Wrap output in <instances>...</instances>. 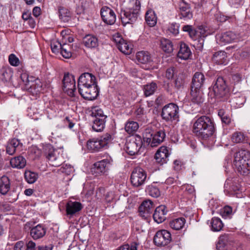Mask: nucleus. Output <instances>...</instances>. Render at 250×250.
I'll use <instances>...</instances> for the list:
<instances>
[{"label": "nucleus", "mask_w": 250, "mask_h": 250, "mask_svg": "<svg viewBox=\"0 0 250 250\" xmlns=\"http://www.w3.org/2000/svg\"><path fill=\"white\" fill-rule=\"evenodd\" d=\"M46 232V229L39 224L31 229L30 234L32 238L36 240L42 238L45 235Z\"/></svg>", "instance_id": "obj_24"}, {"label": "nucleus", "mask_w": 250, "mask_h": 250, "mask_svg": "<svg viewBox=\"0 0 250 250\" xmlns=\"http://www.w3.org/2000/svg\"><path fill=\"white\" fill-rule=\"evenodd\" d=\"M172 103L166 105L162 109V117L166 121H169L172 119Z\"/></svg>", "instance_id": "obj_44"}, {"label": "nucleus", "mask_w": 250, "mask_h": 250, "mask_svg": "<svg viewBox=\"0 0 250 250\" xmlns=\"http://www.w3.org/2000/svg\"><path fill=\"white\" fill-rule=\"evenodd\" d=\"M136 58L139 62L143 64H147L152 62L150 54L147 51H141L137 52Z\"/></svg>", "instance_id": "obj_36"}, {"label": "nucleus", "mask_w": 250, "mask_h": 250, "mask_svg": "<svg viewBox=\"0 0 250 250\" xmlns=\"http://www.w3.org/2000/svg\"><path fill=\"white\" fill-rule=\"evenodd\" d=\"M83 208L82 204L79 202L69 201L66 206V211L67 215H73L80 211Z\"/></svg>", "instance_id": "obj_27"}, {"label": "nucleus", "mask_w": 250, "mask_h": 250, "mask_svg": "<svg viewBox=\"0 0 250 250\" xmlns=\"http://www.w3.org/2000/svg\"><path fill=\"white\" fill-rule=\"evenodd\" d=\"M54 246L52 244L48 245H40L37 247L38 250H52Z\"/></svg>", "instance_id": "obj_64"}, {"label": "nucleus", "mask_w": 250, "mask_h": 250, "mask_svg": "<svg viewBox=\"0 0 250 250\" xmlns=\"http://www.w3.org/2000/svg\"><path fill=\"white\" fill-rule=\"evenodd\" d=\"M62 45V44L58 42H55L51 43V48L52 52L56 54L60 52Z\"/></svg>", "instance_id": "obj_57"}, {"label": "nucleus", "mask_w": 250, "mask_h": 250, "mask_svg": "<svg viewBox=\"0 0 250 250\" xmlns=\"http://www.w3.org/2000/svg\"><path fill=\"white\" fill-rule=\"evenodd\" d=\"M94 85H97L96 77L92 74L84 73L79 77L78 82V88Z\"/></svg>", "instance_id": "obj_15"}, {"label": "nucleus", "mask_w": 250, "mask_h": 250, "mask_svg": "<svg viewBox=\"0 0 250 250\" xmlns=\"http://www.w3.org/2000/svg\"><path fill=\"white\" fill-rule=\"evenodd\" d=\"M145 20L149 26L153 27L156 25L157 18L153 10L149 9L147 11L145 15Z\"/></svg>", "instance_id": "obj_39"}, {"label": "nucleus", "mask_w": 250, "mask_h": 250, "mask_svg": "<svg viewBox=\"0 0 250 250\" xmlns=\"http://www.w3.org/2000/svg\"><path fill=\"white\" fill-rule=\"evenodd\" d=\"M218 115L220 118L223 124L229 125L231 122V115L228 114L224 109L218 110Z\"/></svg>", "instance_id": "obj_43"}, {"label": "nucleus", "mask_w": 250, "mask_h": 250, "mask_svg": "<svg viewBox=\"0 0 250 250\" xmlns=\"http://www.w3.org/2000/svg\"><path fill=\"white\" fill-rule=\"evenodd\" d=\"M11 188V182L8 177L3 175L0 177V193L5 195L9 191Z\"/></svg>", "instance_id": "obj_32"}, {"label": "nucleus", "mask_w": 250, "mask_h": 250, "mask_svg": "<svg viewBox=\"0 0 250 250\" xmlns=\"http://www.w3.org/2000/svg\"><path fill=\"white\" fill-rule=\"evenodd\" d=\"M158 88L156 83L151 82L143 86V91L145 97H147L154 94Z\"/></svg>", "instance_id": "obj_38"}, {"label": "nucleus", "mask_w": 250, "mask_h": 250, "mask_svg": "<svg viewBox=\"0 0 250 250\" xmlns=\"http://www.w3.org/2000/svg\"><path fill=\"white\" fill-rule=\"evenodd\" d=\"M26 164L25 159L21 156H19L12 158L10 161V164L13 167L17 168H23Z\"/></svg>", "instance_id": "obj_37"}, {"label": "nucleus", "mask_w": 250, "mask_h": 250, "mask_svg": "<svg viewBox=\"0 0 250 250\" xmlns=\"http://www.w3.org/2000/svg\"><path fill=\"white\" fill-rule=\"evenodd\" d=\"M60 18L63 22H68L71 19V13L69 10L63 7H60L59 8Z\"/></svg>", "instance_id": "obj_45"}, {"label": "nucleus", "mask_w": 250, "mask_h": 250, "mask_svg": "<svg viewBox=\"0 0 250 250\" xmlns=\"http://www.w3.org/2000/svg\"><path fill=\"white\" fill-rule=\"evenodd\" d=\"M46 157L49 164L53 167H59L64 162V159L62 154L58 153L54 150L48 153Z\"/></svg>", "instance_id": "obj_16"}, {"label": "nucleus", "mask_w": 250, "mask_h": 250, "mask_svg": "<svg viewBox=\"0 0 250 250\" xmlns=\"http://www.w3.org/2000/svg\"><path fill=\"white\" fill-rule=\"evenodd\" d=\"M22 88L33 95H37L42 91V84L40 80L36 79L31 81L29 83L26 84V87H22Z\"/></svg>", "instance_id": "obj_21"}, {"label": "nucleus", "mask_w": 250, "mask_h": 250, "mask_svg": "<svg viewBox=\"0 0 250 250\" xmlns=\"http://www.w3.org/2000/svg\"><path fill=\"white\" fill-rule=\"evenodd\" d=\"M146 192L151 197L157 198L161 195V192L158 188L154 184L147 186Z\"/></svg>", "instance_id": "obj_46"}, {"label": "nucleus", "mask_w": 250, "mask_h": 250, "mask_svg": "<svg viewBox=\"0 0 250 250\" xmlns=\"http://www.w3.org/2000/svg\"><path fill=\"white\" fill-rule=\"evenodd\" d=\"M231 140L235 143H244L245 141V136L241 132H235L232 135Z\"/></svg>", "instance_id": "obj_54"}, {"label": "nucleus", "mask_w": 250, "mask_h": 250, "mask_svg": "<svg viewBox=\"0 0 250 250\" xmlns=\"http://www.w3.org/2000/svg\"><path fill=\"white\" fill-rule=\"evenodd\" d=\"M138 128V124L134 121H128L126 123L125 125V130L129 134H131L136 131Z\"/></svg>", "instance_id": "obj_51"}, {"label": "nucleus", "mask_w": 250, "mask_h": 250, "mask_svg": "<svg viewBox=\"0 0 250 250\" xmlns=\"http://www.w3.org/2000/svg\"><path fill=\"white\" fill-rule=\"evenodd\" d=\"M13 72L12 68L9 66H3L0 70V79L3 82L10 81Z\"/></svg>", "instance_id": "obj_35"}, {"label": "nucleus", "mask_w": 250, "mask_h": 250, "mask_svg": "<svg viewBox=\"0 0 250 250\" xmlns=\"http://www.w3.org/2000/svg\"><path fill=\"white\" fill-rule=\"evenodd\" d=\"M213 121L208 116H201L194 123L192 132L199 139L207 140L214 133Z\"/></svg>", "instance_id": "obj_1"}, {"label": "nucleus", "mask_w": 250, "mask_h": 250, "mask_svg": "<svg viewBox=\"0 0 250 250\" xmlns=\"http://www.w3.org/2000/svg\"><path fill=\"white\" fill-rule=\"evenodd\" d=\"M160 48L166 53L170 54L172 52V42L167 39H162L160 41Z\"/></svg>", "instance_id": "obj_42"}, {"label": "nucleus", "mask_w": 250, "mask_h": 250, "mask_svg": "<svg viewBox=\"0 0 250 250\" xmlns=\"http://www.w3.org/2000/svg\"><path fill=\"white\" fill-rule=\"evenodd\" d=\"M86 146L87 149L92 152L99 151L103 148L98 138L89 139Z\"/></svg>", "instance_id": "obj_33"}, {"label": "nucleus", "mask_w": 250, "mask_h": 250, "mask_svg": "<svg viewBox=\"0 0 250 250\" xmlns=\"http://www.w3.org/2000/svg\"><path fill=\"white\" fill-rule=\"evenodd\" d=\"M164 87L167 91H170L172 87V68H168L166 72L164 80Z\"/></svg>", "instance_id": "obj_40"}, {"label": "nucleus", "mask_w": 250, "mask_h": 250, "mask_svg": "<svg viewBox=\"0 0 250 250\" xmlns=\"http://www.w3.org/2000/svg\"><path fill=\"white\" fill-rule=\"evenodd\" d=\"M205 76L201 72H196L192 80L191 88L200 89L205 81Z\"/></svg>", "instance_id": "obj_26"}, {"label": "nucleus", "mask_w": 250, "mask_h": 250, "mask_svg": "<svg viewBox=\"0 0 250 250\" xmlns=\"http://www.w3.org/2000/svg\"><path fill=\"white\" fill-rule=\"evenodd\" d=\"M104 22L108 25H113L116 21V16L114 11L107 6H103L100 11Z\"/></svg>", "instance_id": "obj_14"}, {"label": "nucleus", "mask_w": 250, "mask_h": 250, "mask_svg": "<svg viewBox=\"0 0 250 250\" xmlns=\"http://www.w3.org/2000/svg\"><path fill=\"white\" fill-rule=\"evenodd\" d=\"M22 144L21 143L19 140L13 138L8 142L6 151L7 154L10 155H13L19 147H21Z\"/></svg>", "instance_id": "obj_31"}, {"label": "nucleus", "mask_w": 250, "mask_h": 250, "mask_svg": "<svg viewBox=\"0 0 250 250\" xmlns=\"http://www.w3.org/2000/svg\"><path fill=\"white\" fill-rule=\"evenodd\" d=\"M36 243L32 240L27 241L26 242V249L25 250H35Z\"/></svg>", "instance_id": "obj_63"}, {"label": "nucleus", "mask_w": 250, "mask_h": 250, "mask_svg": "<svg viewBox=\"0 0 250 250\" xmlns=\"http://www.w3.org/2000/svg\"><path fill=\"white\" fill-rule=\"evenodd\" d=\"M182 29L184 32L188 33L189 37L193 40H198V47L202 48L204 42V38L208 35L207 27L203 25H199L195 29L192 25H185L183 26Z\"/></svg>", "instance_id": "obj_6"}, {"label": "nucleus", "mask_w": 250, "mask_h": 250, "mask_svg": "<svg viewBox=\"0 0 250 250\" xmlns=\"http://www.w3.org/2000/svg\"><path fill=\"white\" fill-rule=\"evenodd\" d=\"M154 207L153 203L151 201H144L138 209L140 215L143 218H147L152 213Z\"/></svg>", "instance_id": "obj_17"}, {"label": "nucleus", "mask_w": 250, "mask_h": 250, "mask_svg": "<svg viewBox=\"0 0 250 250\" xmlns=\"http://www.w3.org/2000/svg\"><path fill=\"white\" fill-rule=\"evenodd\" d=\"M98 139L103 148L107 146V145L112 141L113 137L110 134L106 133L103 134Z\"/></svg>", "instance_id": "obj_52"}, {"label": "nucleus", "mask_w": 250, "mask_h": 250, "mask_svg": "<svg viewBox=\"0 0 250 250\" xmlns=\"http://www.w3.org/2000/svg\"><path fill=\"white\" fill-rule=\"evenodd\" d=\"M185 221V219L183 217L173 219V229L180 230L184 227Z\"/></svg>", "instance_id": "obj_55"}, {"label": "nucleus", "mask_w": 250, "mask_h": 250, "mask_svg": "<svg viewBox=\"0 0 250 250\" xmlns=\"http://www.w3.org/2000/svg\"><path fill=\"white\" fill-rule=\"evenodd\" d=\"M231 242L232 241L228 235H222L219 238L216 244V249L218 250H227Z\"/></svg>", "instance_id": "obj_28"}, {"label": "nucleus", "mask_w": 250, "mask_h": 250, "mask_svg": "<svg viewBox=\"0 0 250 250\" xmlns=\"http://www.w3.org/2000/svg\"><path fill=\"white\" fill-rule=\"evenodd\" d=\"M115 42L117 43L118 49L125 54H130L133 49L132 44L124 40L120 36H117L114 38Z\"/></svg>", "instance_id": "obj_18"}, {"label": "nucleus", "mask_w": 250, "mask_h": 250, "mask_svg": "<svg viewBox=\"0 0 250 250\" xmlns=\"http://www.w3.org/2000/svg\"><path fill=\"white\" fill-rule=\"evenodd\" d=\"M190 95L192 103L200 106L204 102V93L200 89L191 88Z\"/></svg>", "instance_id": "obj_23"}, {"label": "nucleus", "mask_w": 250, "mask_h": 250, "mask_svg": "<svg viewBox=\"0 0 250 250\" xmlns=\"http://www.w3.org/2000/svg\"><path fill=\"white\" fill-rule=\"evenodd\" d=\"M185 76L183 73H180L176 76L174 81L175 87L177 89H180L184 87L185 83Z\"/></svg>", "instance_id": "obj_50"}, {"label": "nucleus", "mask_w": 250, "mask_h": 250, "mask_svg": "<svg viewBox=\"0 0 250 250\" xmlns=\"http://www.w3.org/2000/svg\"><path fill=\"white\" fill-rule=\"evenodd\" d=\"M8 61L9 63L12 66H17L20 64L19 59L13 54L9 56Z\"/></svg>", "instance_id": "obj_59"}, {"label": "nucleus", "mask_w": 250, "mask_h": 250, "mask_svg": "<svg viewBox=\"0 0 250 250\" xmlns=\"http://www.w3.org/2000/svg\"><path fill=\"white\" fill-rule=\"evenodd\" d=\"M221 214L223 218H230L232 215V208L229 206H225L221 211Z\"/></svg>", "instance_id": "obj_56"}, {"label": "nucleus", "mask_w": 250, "mask_h": 250, "mask_svg": "<svg viewBox=\"0 0 250 250\" xmlns=\"http://www.w3.org/2000/svg\"><path fill=\"white\" fill-rule=\"evenodd\" d=\"M232 102L236 104V106H240L242 105L245 102V97L241 95L238 96V97H234L232 99Z\"/></svg>", "instance_id": "obj_58"}, {"label": "nucleus", "mask_w": 250, "mask_h": 250, "mask_svg": "<svg viewBox=\"0 0 250 250\" xmlns=\"http://www.w3.org/2000/svg\"><path fill=\"white\" fill-rule=\"evenodd\" d=\"M173 111L174 113H173V121H175V122L177 123L179 121V107L175 104L173 103Z\"/></svg>", "instance_id": "obj_60"}, {"label": "nucleus", "mask_w": 250, "mask_h": 250, "mask_svg": "<svg viewBox=\"0 0 250 250\" xmlns=\"http://www.w3.org/2000/svg\"><path fill=\"white\" fill-rule=\"evenodd\" d=\"M78 91L83 99L89 101L96 99L99 93L97 85L79 87Z\"/></svg>", "instance_id": "obj_10"}, {"label": "nucleus", "mask_w": 250, "mask_h": 250, "mask_svg": "<svg viewBox=\"0 0 250 250\" xmlns=\"http://www.w3.org/2000/svg\"><path fill=\"white\" fill-rule=\"evenodd\" d=\"M211 229L214 231H219L221 230L223 227L221 219L218 217L212 218L211 221Z\"/></svg>", "instance_id": "obj_49"}, {"label": "nucleus", "mask_w": 250, "mask_h": 250, "mask_svg": "<svg viewBox=\"0 0 250 250\" xmlns=\"http://www.w3.org/2000/svg\"><path fill=\"white\" fill-rule=\"evenodd\" d=\"M60 53L64 58L68 59L70 58L72 56V48L71 45L68 43H63Z\"/></svg>", "instance_id": "obj_48"}, {"label": "nucleus", "mask_w": 250, "mask_h": 250, "mask_svg": "<svg viewBox=\"0 0 250 250\" xmlns=\"http://www.w3.org/2000/svg\"><path fill=\"white\" fill-rule=\"evenodd\" d=\"M21 84H23V87H26V84L29 83L31 81L29 80L28 75L26 73H23L21 75Z\"/></svg>", "instance_id": "obj_61"}, {"label": "nucleus", "mask_w": 250, "mask_h": 250, "mask_svg": "<svg viewBox=\"0 0 250 250\" xmlns=\"http://www.w3.org/2000/svg\"><path fill=\"white\" fill-rule=\"evenodd\" d=\"M233 166L238 173L247 175L250 171V152L246 150H240L234 154Z\"/></svg>", "instance_id": "obj_4"}, {"label": "nucleus", "mask_w": 250, "mask_h": 250, "mask_svg": "<svg viewBox=\"0 0 250 250\" xmlns=\"http://www.w3.org/2000/svg\"><path fill=\"white\" fill-rule=\"evenodd\" d=\"M113 160L110 156L106 159L95 163L92 168V172L96 174H103L109 169V166L112 164Z\"/></svg>", "instance_id": "obj_12"}, {"label": "nucleus", "mask_w": 250, "mask_h": 250, "mask_svg": "<svg viewBox=\"0 0 250 250\" xmlns=\"http://www.w3.org/2000/svg\"><path fill=\"white\" fill-rule=\"evenodd\" d=\"M91 116L94 117V119H106L107 116L105 115L103 110L98 106L92 108L91 110Z\"/></svg>", "instance_id": "obj_47"}, {"label": "nucleus", "mask_w": 250, "mask_h": 250, "mask_svg": "<svg viewBox=\"0 0 250 250\" xmlns=\"http://www.w3.org/2000/svg\"><path fill=\"white\" fill-rule=\"evenodd\" d=\"M83 43L88 48H95L98 46V38L92 35H86L83 39Z\"/></svg>", "instance_id": "obj_34"}, {"label": "nucleus", "mask_w": 250, "mask_h": 250, "mask_svg": "<svg viewBox=\"0 0 250 250\" xmlns=\"http://www.w3.org/2000/svg\"><path fill=\"white\" fill-rule=\"evenodd\" d=\"M178 47H179V50L177 54V58L185 60L188 59L191 54L188 46L186 43L181 42Z\"/></svg>", "instance_id": "obj_29"}, {"label": "nucleus", "mask_w": 250, "mask_h": 250, "mask_svg": "<svg viewBox=\"0 0 250 250\" xmlns=\"http://www.w3.org/2000/svg\"><path fill=\"white\" fill-rule=\"evenodd\" d=\"M24 177L28 183L33 184L37 180L38 174L30 171H26L24 173Z\"/></svg>", "instance_id": "obj_53"}, {"label": "nucleus", "mask_w": 250, "mask_h": 250, "mask_svg": "<svg viewBox=\"0 0 250 250\" xmlns=\"http://www.w3.org/2000/svg\"><path fill=\"white\" fill-rule=\"evenodd\" d=\"M224 188L229 192H235L240 190V186L236 178H228L225 183Z\"/></svg>", "instance_id": "obj_25"}, {"label": "nucleus", "mask_w": 250, "mask_h": 250, "mask_svg": "<svg viewBox=\"0 0 250 250\" xmlns=\"http://www.w3.org/2000/svg\"><path fill=\"white\" fill-rule=\"evenodd\" d=\"M171 240V235L169 231L162 229L158 231L153 238L154 244L159 247L167 245Z\"/></svg>", "instance_id": "obj_11"}, {"label": "nucleus", "mask_w": 250, "mask_h": 250, "mask_svg": "<svg viewBox=\"0 0 250 250\" xmlns=\"http://www.w3.org/2000/svg\"><path fill=\"white\" fill-rule=\"evenodd\" d=\"M167 212V207L165 205H160L157 207L153 214L154 221L158 224L163 222L167 218L166 215Z\"/></svg>", "instance_id": "obj_20"}, {"label": "nucleus", "mask_w": 250, "mask_h": 250, "mask_svg": "<svg viewBox=\"0 0 250 250\" xmlns=\"http://www.w3.org/2000/svg\"><path fill=\"white\" fill-rule=\"evenodd\" d=\"M170 153L165 146L160 147L157 151L155 155V159L156 162L160 165L166 164L168 161V157Z\"/></svg>", "instance_id": "obj_22"}, {"label": "nucleus", "mask_w": 250, "mask_h": 250, "mask_svg": "<svg viewBox=\"0 0 250 250\" xmlns=\"http://www.w3.org/2000/svg\"><path fill=\"white\" fill-rule=\"evenodd\" d=\"M237 38V35L231 31L219 33L216 36V39L218 43L222 45L230 43Z\"/></svg>", "instance_id": "obj_19"}, {"label": "nucleus", "mask_w": 250, "mask_h": 250, "mask_svg": "<svg viewBox=\"0 0 250 250\" xmlns=\"http://www.w3.org/2000/svg\"><path fill=\"white\" fill-rule=\"evenodd\" d=\"M147 174L146 171L140 167H136L133 170L130 176L131 184L135 187H139L143 185L146 179Z\"/></svg>", "instance_id": "obj_8"}, {"label": "nucleus", "mask_w": 250, "mask_h": 250, "mask_svg": "<svg viewBox=\"0 0 250 250\" xmlns=\"http://www.w3.org/2000/svg\"><path fill=\"white\" fill-rule=\"evenodd\" d=\"M141 3L139 0H130L127 5L121 11V20L124 26L132 24L139 16Z\"/></svg>", "instance_id": "obj_2"}, {"label": "nucleus", "mask_w": 250, "mask_h": 250, "mask_svg": "<svg viewBox=\"0 0 250 250\" xmlns=\"http://www.w3.org/2000/svg\"><path fill=\"white\" fill-rule=\"evenodd\" d=\"M193 16V12L189 4L181 0L179 4V17L180 19L184 21L191 20Z\"/></svg>", "instance_id": "obj_13"}, {"label": "nucleus", "mask_w": 250, "mask_h": 250, "mask_svg": "<svg viewBox=\"0 0 250 250\" xmlns=\"http://www.w3.org/2000/svg\"><path fill=\"white\" fill-rule=\"evenodd\" d=\"M106 119H93L92 126L93 130L96 132L102 131L105 127Z\"/></svg>", "instance_id": "obj_41"}, {"label": "nucleus", "mask_w": 250, "mask_h": 250, "mask_svg": "<svg viewBox=\"0 0 250 250\" xmlns=\"http://www.w3.org/2000/svg\"><path fill=\"white\" fill-rule=\"evenodd\" d=\"M143 140L140 135H136L127 141L125 144L126 152L130 155L137 154L142 146L144 145Z\"/></svg>", "instance_id": "obj_9"}, {"label": "nucleus", "mask_w": 250, "mask_h": 250, "mask_svg": "<svg viewBox=\"0 0 250 250\" xmlns=\"http://www.w3.org/2000/svg\"><path fill=\"white\" fill-rule=\"evenodd\" d=\"M166 134L162 130L155 131L151 126L146 128L143 133L144 146L150 145L151 147H155L162 143Z\"/></svg>", "instance_id": "obj_5"}, {"label": "nucleus", "mask_w": 250, "mask_h": 250, "mask_svg": "<svg viewBox=\"0 0 250 250\" xmlns=\"http://www.w3.org/2000/svg\"><path fill=\"white\" fill-rule=\"evenodd\" d=\"M62 90L70 97H74L76 92V82L74 77L69 73H65L62 80Z\"/></svg>", "instance_id": "obj_7"}, {"label": "nucleus", "mask_w": 250, "mask_h": 250, "mask_svg": "<svg viewBox=\"0 0 250 250\" xmlns=\"http://www.w3.org/2000/svg\"><path fill=\"white\" fill-rule=\"evenodd\" d=\"M213 62L217 64L226 65L228 63L227 54L225 51H219L214 53L212 58Z\"/></svg>", "instance_id": "obj_30"}, {"label": "nucleus", "mask_w": 250, "mask_h": 250, "mask_svg": "<svg viewBox=\"0 0 250 250\" xmlns=\"http://www.w3.org/2000/svg\"><path fill=\"white\" fill-rule=\"evenodd\" d=\"M212 93L215 100L218 102H224L229 100L231 94L230 90L224 77H218L212 86V90H210L211 95Z\"/></svg>", "instance_id": "obj_3"}, {"label": "nucleus", "mask_w": 250, "mask_h": 250, "mask_svg": "<svg viewBox=\"0 0 250 250\" xmlns=\"http://www.w3.org/2000/svg\"><path fill=\"white\" fill-rule=\"evenodd\" d=\"M174 169L176 171H180L182 170L183 167L184 163L179 160H176L174 161Z\"/></svg>", "instance_id": "obj_62"}]
</instances>
